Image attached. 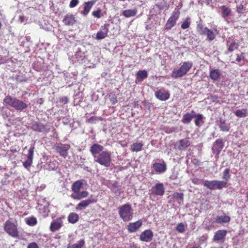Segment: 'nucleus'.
I'll list each match as a JSON object with an SVG mask.
<instances>
[{
  "mask_svg": "<svg viewBox=\"0 0 248 248\" xmlns=\"http://www.w3.org/2000/svg\"><path fill=\"white\" fill-rule=\"evenodd\" d=\"M103 149V146L95 143L90 147V151L95 162L105 167H109L111 163V154L110 152Z\"/></svg>",
  "mask_w": 248,
  "mask_h": 248,
  "instance_id": "f257e3e1",
  "label": "nucleus"
},
{
  "mask_svg": "<svg viewBox=\"0 0 248 248\" xmlns=\"http://www.w3.org/2000/svg\"><path fill=\"white\" fill-rule=\"evenodd\" d=\"M3 101L5 104L17 111H24L28 107L27 103L10 95L6 96L3 99Z\"/></svg>",
  "mask_w": 248,
  "mask_h": 248,
  "instance_id": "f03ea898",
  "label": "nucleus"
},
{
  "mask_svg": "<svg viewBox=\"0 0 248 248\" xmlns=\"http://www.w3.org/2000/svg\"><path fill=\"white\" fill-rule=\"evenodd\" d=\"M120 217L125 222L131 220L133 217V209L131 205L126 203L118 208Z\"/></svg>",
  "mask_w": 248,
  "mask_h": 248,
  "instance_id": "7ed1b4c3",
  "label": "nucleus"
},
{
  "mask_svg": "<svg viewBox=\"0 0 248 248\" xmlns=\"http://www.w3.org/2000/svg\"><path fill=\"white\" fill-rule=\"evenodd\" d=\"M197 30L201 35H206L209 41L213 40L218 33L217 29H209L201 24H198Z\"/></svg>",
  "mask_w": 248,
  "mask_h": 248,
  "instance_id": "20e7f679",
  "label": "nucleus"
},
{
  "mask_svg": "<svg viewBox=\"0 0 248 248\" xmlns=\"http://www.w3.org/2000/svg\"><path fill=\"white\" fill-rule=\"evenodd\" d=\"M191 62H186L183 63L179 69H175L171 73V76L175 78H181L186 74L192 67Z\"/></svg>",
  "mask_w": 248,
  "mask_h": 248,
  "instance_id": "39448f33",
  "label": "nucleus"
},
{
  "mask_svg": "<svg viewBox=\"0 0 248 248\" xmlns=\"http://www.w3.org/2000/svg\"><path fill=\"white\" fill-rule=\"evenodd\" d=\"M4 231L10 236L16 238L19 236L16 225L10 220H7L4 224Z\"/></svg>",
  "mask_w": 248,
  "mask_h": 248,
  "instance_id": "423d86ee",
  "label": "nucleus"
},
{
  "mask_svg": "<svg viewBox=\"0 0 248 248\" xmlns=\"http://www.w3.org/2000/svg\"><path fill=\"white\" fill-rule=\"evenodd\" d=\"M179 11L175 9L172 13L171 16L168 20L165 25V28L166 29L170 30L175 25L176 22L179 17Z\"/></svg>",
  "mask_w": 248,
  "mask_h": 248,
  "instance_id": "0eeeda50",
  "label": "nucleus"
},
{
  "mask_svg": "<svg viewBox=\"0 0 248 248\" xmlns=\"http://www.w3.org/2000/svg\"><path fill=\"white\" fill-rule=\"evenodd\" d=\"M150 191L151 195L162 196L164 194L165 189L163 184L159 183L152 187Z\"/></svg>",
  "mask_w": 248,
  "mask_h": 248,
  "instance_id": "6e6552de",
  "label": "nucleus"
},
{
  "mask_svg": "<svg viewBox=\"0 0 248 248\" xmlns=\"http://www.w3.org/2000/svg\"><path fill=\"white\" fill-rule=\"evenodd\" d=\"M97 199L91 196L89 199L86 200L82 201L76 206V209L77 210H81L85 209L92 203L96 202Z\"/></svg>",
  "mask_w": 248,
  "mask_h": 248,
  "instance_id": "1a4fd4ad",
  "label": "nucleus"
},
{
  "mask_svg": "<svg viewBox=\"0 0 248 248\" xmlns=\"http://www.w3.org/2000/svg\"><path fill=\"white\" fill-rule=\"evenodd\" d=\"M55 150L57 153L64 158H66L68 155V151L70 148L69 144H60L55 146Z\"/></svg>",
  "mask_w": 248,
  "mask_h": 248,
  "instance_id": "9d476101",
  "label": "nucleus"
},
{
  "mask_svg": "<svg viewBox=\"0 0 248 248\" xmlns=\"http://www.w3.org/2000/svg\"><path fill=\"white\" fill-rule=\"evenodd\" d=\"M31 128L34 131L39 132H48L49 130L47 129L46 125L41 123L33 121L31 124Z\"/></svg>",
  "mask_w": 248,
  "mask_h": 248,
  "instance_id": "9b49d317",
  "label": "nucleus"
},
{
  "mask_svg": "<svg viewBox=\"0 0 248 248\" xmlns=\"http://www.w3.org/2000/svg\"><path fill=\"white\" fill-rule=\"evenodd\" d=\"M155 93V97L161 101L167 100L170 96L169 92L164 89L157 90Z\"/></svg>",
  "mask_w": 248,
  "mask_h": 248,
  "instance_id": "f8f14e48",
  "label": "nucleus"
},
{
  "mask_svg": "<svg viewBox=\"0 0 248 248\" xmlns=\"http://www.w3.org/2000/svg\"><path fill=\"white\" fill-rule=\"evenodd\" d=\"M153 232L151 230H146L140 234V239L143 242H149L153 239Z\"/></svg>",
  "mask_w": 248,
  "mask_h": 248,
  "instance_id": "ddd939ff",
  "label": "nucleus"
},
{
  "mask_svg": "<svg viewBox=\"0 0 248 248\" xmlns=\"http://www.w3.org/2000/svg\"><path fill=\"white\" fill-rule=\"evenodd\" d=\"M224 146V142L222 139H217L213 143L212 147L213 153L218 155Z\"/></svg>",
  "mask_w": 248,
  "mask_h": 248,
  "instance_id": "4468645a",
  "label": "nucleus"
},
{
  "mask_svg": "<svg viewBox=\"0 0 248 248\" xmlns=\"http://www.w3.org/2000/svg\"><path fill=\"white\" fill-rule=\"evenodd\" d=\"M95 3V0H92L85 2L83 4V10L80 12V14L84 16H87Z\"/></svg>",
  "mask_w": 248,
  "mask_h": 248,
  "instance_id": "2eb2a0df",
  "label": "nucleus"
},
{
  "mask_svg": "<svg viewBox=\"0 0 248 248\" xmlns=\"http://www.w3.org/2000/svg\"><path fill=\"white\" fill-rule=\"evenodd\" d=\"M190 145V141L187 139H184L177 141L175 144V147L179 150H184Z\"/></svg>",
  "mask_w": 248,
  "mask_h": 248,
  "instance_id": "dca6fc26",
  "label": "nucleus"
},
{
  "mask_svg": "<svg viewBox=\"0 0 248 248\" xmlns=\"http://www.w3.org/2000/svg\"><path fill=\"white\" fill-rule=\"evenodd\" d=\"M142 225L141 220H139L133 223H130L127 225V230L130 232H134L137 231Z\"/></svg>",
  "mask_w": 248,
  "mask_h": 248,
  "instance_id": "f3484780",
  "label": "nucleus"
},
{
  "mask_svg": "<svg viewBox=\"0 0 248 248\" xmlns=\"http://www.w3.org/2000/svg\"><path fill=\"white\" fill-rule=\"evenodd\" d=\"M64 25L67 26H73L76 22L74 16L70 13L65 15L62 20Z\"/></svg>",
  "mask_w": 248,
  "mask_h": 248,
  "instance_id": "a211bd4d",
  "label": "nucleus"
},
{
  "mask_svg": "<svg viewBox=\"0 0 248 248\" xmlns=\"http://www.w3.org/2000/svg\"><path fill=\"white\" fill-rule=\"evenodd\" d=\"M108 29L106 26H102L100 30L96 33V39L98 40L103 39L105 38L108 34Z\"/></svg>",
  "mask_w": 248,
  "mask_h": 248,
  "instance_id": "6ab92c4d",
  "label": "nucleus"
},
{
  "mask_svg": "<svg viewBox=\"0 0 248 248\" xmlns=\"http://www.w3.org/2000/svg\"><path fill=\"white\" fill-rule=\"evenodd\" d=\"M62 226V221L61 218L57 219L51 223L50 230L52 232L58 230Z\"/></svg>",
  "mask_w": 248,
  "mask_h": 248,
  "instance_id": "aec40b11",
  "label": "nucleus"
},
{
  "mask_svg": "<svg viewBox=\"0 0 248 248\" xmlns=\"http://www.w3.org/2000/svg\"><path fill=\"white\" fill-rule=\"evenodd\" d=\"M194 117H195V112L193 110L190 113L188 112L184 115L182 121L184 124H189Z\"/></svg>",
  "mask_w": 248,
  "mask_h": 248,
  "instance_id": "412c9836",
  "label": "nucleus"
},
{
  "mask_svg": "<svg viewBox=\"0 0 248 248\" xmlns=\"http://www.w3.org/2000/svg\"><path fill=\"white\" fill-rule=\"evenodd\" d=\"M154 170L158 173H162L166 170V166L164 162L162 163H155L153 164Z\"/></svg>",
  "mask_w": 248,
  "mask_h": 248,
  "instance_id": "4be33fe9",
  "label": "nucleus"
},
{
  "mask_svg": "<svg viewBox=\"0 0 248 248\" xmlns=\"http://www.w3.org/2000/svg\"><path fill=\"white\" fill-rule=\"evenodd\" d=\"M83 185V180H80L75 182L72 186V190L74 192V194L78 193Z\"/></svg>",
  "mask_w": 248,
  "mask_h": 248,
  "instance_id": "5701e85b",
  "label": "nucleus"
},
{
  "mask_svg": "<svg viewBox=\"0 0 248 248\" xmlns=\"http://www.w3.org/2000/svg\"><path fill=\"white\" fill-rule=\"evenodd\" d=\"M221 75L220 70L218 69H212L210 71L209 77L213 80H217Z\"/></svg>",
  "mask_w": 248,
  "mask_h": 248,
  "instance_id": "b1692460",
  "label": "nucleus"
},
{
  "mask_svg": "<svg viewBox=\"0 0 248 248\" xmlns=\"http://www.w3.org/2000/svg\"><path fill=\"white\" fill-rule=\"evenodd\" d=\"M221 10V16L225 20H227V17L231 16V10L226 6L223 5L220 7Z\"/></svg>",
  "mask_w": 248,
  "mask_h": 248,
  "instance_id": "393cba45",
  "label": "nucleus"
},
{
  "mask_svg": "<svg viewBox=\"0 0 248 248\" xmlns=\"http://www.w3.org/2000/svg\"><path fill=\"white\" fill-rule=\"evenodd\" d=\"M89 193L87 191H83L80 192V191L76 194H72L71 197L75 200H79L81 199L86 198L88 196Z\"/></svg>",
  "mask_w": 248,
  "mask_h": 248,
  "instance_id": "a878e982",
  "label": "nucleus"
},
{
  "mask_svg": "<svg viewBox=\"0 0 248 248\" xmlns=\"http://www.w3.org/2000/svg\"><path fill=\"white\" fill-rule=\"evenodd\" d=\"M227 232L224 230H219L215 232L214 240L218 241L222 240L226 235Z\"/></svg>",
  "mask_w": 248,
  "mask_h": 248,
  "instance_id": "bb28decb",
  "label": "nucleus"
},
{
  "mask_svg": "<svg viewBox=\"0 0 248 248\" xmlns=\"http://www.w3.org/2000/svg\"><path fill=\"white\" fill-rule=\"evenodd\" d=\"M218 126L220 130L223 132H228L230 129V124L226 123L224 120L221 119L219 121Z\"/></svg>",
  "mask_w": 248,
  "mask_h": 248,
  "instance_id": "cd10ccee",
  "label": "nucleus"
},
{
  "mask_svg": "<svg viewBox=\"0 0 248 248\" xmlns=\"http://www.w3.org/2000/svg\"><path fill=\"white\" fill-rule=\"evenodd\" d=\"M138 12L137 9L125 10L123 11L122 15L125 17L135 16Z\"/></svg>",
  "mask_w": 248,
  "mask_h": 248,
  "instance_id": "c85d7f7f",
  "label": "nucleus"
},
{
  "mask_svg": "<svg viewBox=\"0 0 248 248\" xmlns=\"http://www.w3.org/2000/svg\"><path fill=\"white\" fill-rule=\"evenodd\" d=\"M143 144L141 142H136L130 146V150L133 152H138L141 150Z\"/></svg>",
  "mask_w": 248,
  "mask_h": 248,
  "instance_id": "c756f323",
  "label": "nucleus"
},
{
  "mask_svg": "<svg viewBox=\"0 0 248 248\" xmlns=\"http://www.w3.org/2000/svg\"><path fill=\"white\" fill-rule=\"evenodd\" d=\"M194 118H195V124L196 126L200 127L203 124V116L202 114H197L195 112V117Z\"/></svg>",
  "mask_w": 248,
  "mask_h": 248,
  "instance_id": "7c9ffc66",
  "label": "nucleus"
},
{
  "mask_svg": "<svg viewBox=\"0 0 248 248\" xmlns=\"http://www.w3.org/2000/svg\"><path fill=\"white\" fill-rule=\"evenodd\" d=\"M215 180H204L202 181V185L210 190H215Z\"/></svg>",
  "mask_w": 248,
  "mask_h": 248,
  "instance_id": "2f4dec72",
  "label": "nucleus"
},
{
  "mask_svg": "<svg viewBox=\"0 0 248 248\" xmlns=\"http://www.w3.org/2000/svg\"><path fill=\"white\" fill-rule=\"evenodd\" d=\"M215 190L221 189L227 187V182L224 181L215 180Z\"/></svg>",
  "mask_w": 248,
  "mask_h": 248,
  "instance_id": "473e14b6",
  "label": "nucleus"
},
{
  "mask_svg": "<svg viewBox=\"0 0 248 248\" xmlns=\"http://www.w3.org/2000/svg\"><path fill=\"white\" fill-rule=\"evenodd\" d=\"M79 219L78 215L75 213H71L68 217V221L70 223L74 224L76 223Z\"/></svg>",
  "mask_w": 248,
  "mask_h": 248,
  "instance_id": "72a5a7b5",
  "label": "nucleus"
},
{
  "mask_svg": "<svg viewBox=\"0 0 248 248\" xmlns=\"http://www.w3.org/2000/svg\"><path fill=\"white\" fill-rule=\"evenodd\" d=\"M85 246V241L84 239H80L76 243L69 245L67 248H82Z\"/></svg>",
  "mask_w": 248,
  "mask_h": 248,
  "instance_id": "f704fd0d",
  "label": "nucleus"
},
{
  "mask_svg": "<svg viewBox=\"0 0 248 248\" xmlns=\"http://www.w3.org/2000/svg\"><path fill=\"white\" fill-rule=\"evenodd\" d=\"M230 217L227 216H221L217 217L216 222L218 223H227L230 221Z\"/></svg>",
  "mask_w": 248,
  "mask_h": 248,
  "instance_id": "c9c22d12",
  "label": "nucleus"
},
{
  "mask_svg": "<svg viewBox=\"0 0 248 248\" xmlns=\"http://www.w3.org/2000/svg\"><path fill=\"white\" fill-rule=\"evenodd\" d=\"M148 77V74L145 70H140L137 73V78L140 79L141 80L146 78Z\"/></svg>",
  "mask_w": 248,
  "mask_h": 248,
  "instance_id": "e433bc0d",
  "label": "nucleus"
},
{
  "mask_svg": "<svg viewBox=\"0 0 248 248\" xmlns=\"http://www.w3.org/2000/svg\"><path fill=\"white\" fill-rule=\"evenodd\" d=\"M230 172V170L228 168L226 169L223 172L222 179L226 182L230 179L231 174Z\"/></svg>",
  "mask_w": 248,
  "mask_h": 248,
  "instance_id": "4c0bfd02",
  "label": "nucleus"
},
{
  "mask_svg": "<svg viewBox=\"0 0 248 248\" xmlns=\"http://www.w3.org/2000/svg\"><path fill=\"white\" fill-rule=\"evenodd\" d=\"M239 46V45L238 43H236L235 41H232L230 43L229 45L228 50L230 52H232L234 50L236 49Z\"/></svg>",
  "mask_w": 248,
  "mask_h": 248,
  "instance_id": "58836bf2",
  "label": "nucleus"
},
{
  "mask_svg": "<svg viewBox=\"0 0 248 248\" xmlns=\"http://www.w3.org/2000/svg\"><path fill=\"white\" fill-rule=\"evenodd\" d=\"M247 110L245 109L236 110L234 113L235 115L238 117H243L246 115Z\"/></svg>",
  "mask_w": 248,
  "mask_h": 248,
  "instance_id": "ea45409f",
  "label": "nucleus"
},
{
  "mask_svg": "<svg viewBox=\"0 0 248 248\" xmlns=\"http://www.w3.org/2000/svg\"><path fill=\"white\" fill-rule=\"evenodd\" d=\"M34 149H35V148H34V146H31L30 148V149L29 150L28 154L27 155V159H29L32 160L33 155H34Z\"/></svg>",
  "mask_w": 248,
  "mask_h": 248,
  "instance_id": "a19ab883",
  "label": "nucleus"
},
{
  "mask_svg": "<svg viewBox=\"0 0 248 248\" xmlns=\"http://www.w3.org/2000/svg\"><path fill=\"white\" fill-rule=\"evenodd\" d=\"M190 24V18L187 17L185 20V21L182 23L181 25V28L183 29H186L189 28Z\"/></svg>",
  "mask_w": 248,
  "mask_h": 248,
  "instance_id": "79ce46f5",
  "label": "nucleus"
},
{
  "mask_svg": "<svg viewBox=\"0 0 248 248\" xmlns=\"http://www.w3.org/2000/svg\"><path fill=\"white\" fill-rule=\"evenodd\" d=\"M183 193L177 192L174 193L173 195V197L175 199L180 200V202H179V203L183 201Z\"/></svg>",
  "mask_w": 248,
  "mask_h": 248,
  "instance_id": "37998d69",
  "label": "nucleus"
},
{
  "mask_svg": "<svg viewBox=\"0 0 248 248\" xmlns=\"http://www.w3.org/2000/svg\"><path fill=\"white\" fill-rule=\"evenodd\" d=\"M246 10V8L242 4L238 5L236 6V12L238 14H244Z\"/></svg>",
  "mask_w": 248,
  "mask_h": 248,
  "instance_id": "c03bdc74",
  "label": "nucleus"
},
{
  "mask_svg": "<svg viewBox=\"0 0 248 248\" xmlns=\"http://www.w3.org/2000/svg\"><path fill=\"white\" fill-rule=\"evenodd\" d=\"M92 15L94 17L100 18L102 16L101 10L98 9L96 11L93 12Z\"/></svg>",
  "mask_w": 248,
  "mask_h": 248,
  "instance_id": "a18cd8bd",
  "label": "nucleus"
},
{
  "mask_svg": "<svg viewBox=\"0 0 248 248\" xmlns=\"http://www.w3.org/2000/svg\"><path fill=\"white\" fill-rule=\"evenodd\" d=\"M176 230L179 232H183L185 231V226L182 223L178 224L176 228Z\"/></svg>",
  "mask_w": 248,
  "mask_h": 248,
  "instance_id": "49530a36",
  "label": "nucleus"
},
{
  "mask_svg": "<svg viewBox=\"0 0 248 248\" xmlns=\"http://www.w3.org/2000/svg\"><path fill=\"white\" fill-rule=\"evenodd\" d=\"M32 163V160H31V159H27V160H26L25 161H24L23 163V164L24 167L25 168L27 169V168H28L29 167H30Z\"/></svg>",
  "mask_w": 248,
  "mask_h": 248,
  "instance_id": "de8ad7c7",
  "label": "nucleus"
},
{
  "mask_svg": "<svg viewBox=\"0 0 248 248\" xmlns=\"http://www.w3.org/2000/svg\"><path fill=\"white\" fill-rule=\"evenodd\" d=\"M110 102L112 104H115L117 102V97L115 94H111L109 96Z\"/></svg>",
  "mask_w": 248,
  "mask_h": 248,
  "instance_id": "09e8293b",
  "label": "nucleus"
},
{
  "mask_svg": "<svg viewBox=\"0 0 248 248\" xmlns=\"http://www.w3.org/2000/svg\"><path fill=\"white\" fill-rule=\"evenodd\" d=\"M27 223L30 225H34L37 223V220L34 217H31L28 219Z\"/></svg>",
  "mask_w": 248,
  "mask_h": 248,
  "instance_id": "8fccbe9b",
  "label": "nucleus"
},
{
  "mask_svg": "<svg viewBox=\"0 0 248 248\" xmlns=\"http://www.w3.org/2000/svg\"><path fill=\"white\" fill-rule=\"evenodd\" d=\"M79 3L78 0H71L70 4H69V7L70 8H74L77 6Z\"/></svg>",
  "mask_w": 248,
  "mask_h": 248,
  "instance_id": "3c124183",
  "label": "nucleus"
},
{
  "mask_svg": "<svg viewBox=\"0 0 248 248\" xmlns=\"http://www.w3.org/2000/svg\"><path fill=\"white\" fill-rule=\"evenodd\" d=\"M100 120L99 118L96 116H92L88 120V122L90 123H94L96 121Z\"/></svg>",
  "mask_w": 248,
  "mask_h": 248,
  "instance_id": "603ef678",
  "label": "nucleus"
},
{
  "mask_svg": "<svg viewBox=\"0 0 248 248\" xmlns=\"http://www.w3.org/2000/svg\"><path fill=\"white\" fill-rule=\"evenodd\" d=\"M208 236L206 234L203 235L200 238V243L203 244L207 239Z\"/></svg>",
  "mask_w": 248,
  "mask_h": 248,
  "instance_id": "864d4df0",
  "label": "nucleus"
},
{
  "mask_svg": "<svg viewBox=\"0 0 248 248\" xmlns=\"http://www.w3.org/2000/svg\"><path fill=\"white\" fill-rule=\"evenodd\" d=\"M27 248H39V247L36 243L32 242L28 245Z\"/></svg>",
  "mask_w": 248,
  "mask_h": 248,
  "instance_id": "5fc2aeb1",
  "label": "nucleus"
},
{
  "mask_svg": "<svg viewBox=\"0 0 248 248\" xmlns=\"http://www.w3.org/2000/svg\"><path fill=\"white\" fill-rule=\"evenodd\" d=\"M244 59V57L243 56V54H242L241 55H239L238 54L236 55V61L239 62H241V61Z\"/></svg>",
  "mask_w": 248,
  "mask_h": 248,
  "instance_id": "6e6d98bb",
  "label": "nucleus"
},
{
  "mask_svg": "<svg viewBox=\"0 0 248 248\" xmlns=\"http://www.w3.org/2000/svg\"><path fill=\"white\" fill-rule=\"evenodd\" d=\"M204 181L203 180H200L199 179H193L192 180L193 183L196 184H201L202 185V181Z\"/></svg>",
  "mask_w": 248,
  "mask_h": 248,
  "instance_id": "4d7b16f0",
  "label": "nucleus"
},
{
  "mask_svg": "<svg viewBox=\"0 0 248 248\" xmlns=\"http://www.w3.org/2000/svg\"><path fill=\"white\" fill-rule=\"evenodd\" d=\"M156 5L159 8V9L160 10H163L164 9V4H162V3H156Z\"/></svg>",
  "mask_w": 248,
  "mask_h": 248,
  "instance_id": "13d9d810",
  "label": "nucleus"
},
{
  "mask_svg": "<svg viewBox=\"0 0 248 248\" xmlns=\"http://www.w3.org/2000/svg\"><path fill=\"white\" fill-rule=\"evenodd\" d=\"M200 248V246H194L193 247H192L191 248Z\"/></svg>",
  "mask_w": 248,
  "mask_h": 248,
  "instance_id": "bf43d9fd",
  "label": "nucleus"
},
{
  "mask_svg": "<svg viewBox=\"0 0 248 248\" xmlns=\"http://www.w3.org/2000/svg\"><path fill=\"white\" fill-rule=\"evenodd\" d=\"M206 1L208 4H209L211 2L212 0H206Z\"/></svg>",
  "mask_w": 248,
  "mask_h": 248,
  "instance_id": "052dcab7",
  "label": "nucleus"
},
{
  "mask_svg": "<svg viewBox=\"0 0 248 248\" xmlns=\"http://www.w3.org/2000/svg\"><path fill=\"white\" fill-rule=\"evenodd\" d=\"M246 198H247V201L248 202V191L246 194Z\"/></svg>",
  "mask_w": 248,
  "mask_h": 248,
  "instance_id": "680f3d73",
  "label": "nucleus"
},
{
  "mask_svg": "<svg viewBox=\"0 0 248 248\" xmlns=\"http://www.w3.org/2000/svg\"><path fill=\"white\" fill-rule=\"evenodd\" d=\"M131 248H138L136 246L135 247L133 246V247H131Z\"/></svg>",
  "mask_w": 248,
  "mask_h": 248,
  "instance_id": "e2e57ef3",
  "label": "nucleus"
},
{
  "mask_svg": "<svg viewBox=\"0 0 248 248\" xmlns=\"http://www.w3.org/2000/svg\"><path fill=\"white\" fill-rule=\"evenodd\" d=\"M2 170V167L0 166V171Z\"/></svg>",
  "mask_w": 248,
  "mask_h": 248,
  "instance_id": "0e129e2a",
  "label": "nucleus"
},
{
  "mask_svg": "<svg viewBox=\"0 0 248 248\" xmlns=\"http://www.w3.org/2000/svg\"><path fill=\"white\" fill-rule=\"evenodd\" d=\"M65 102H66V98H65Z\"/></svg>",
  "mask_w": 248,
  "mask_h": 248,
  "instance_id": "69168bd1",
  "label": "nucleus"
}]
</instances>
